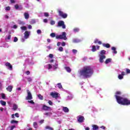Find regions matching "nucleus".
Returning <instances> with one entry per match:
<instances>
[{"label": "nucleus", "mask_w": 130, "mask_h": 130, "mask_svg": "<svg viewBox=\"0 0 130 130\" xmlns=\"http://www.w3.org/2000/svg\"><path fill=\"white\" fill-rule=\"evenodd\" d=\"M5 18H6V19H9V16L7 15H5Z\"/></svg>", "instance_id": "64"}, {"label": "nucleus", "mask_w": 130, "mask_h": 130, "mask_svg": "<svg viewBox=\"0 0 130 130\" xmlns=\"http://www.w3.org/2000/svg\"><path fill=\"white\" fill-rule=\"evenodd\" d=\"M5 10L6 11H10L11 10V7L10 6L6 7Z\"/></svg>", "instance_id": "40"}, {"label": "nucleus", "mask_w": 130, "mask_h": 130, "mask_svg": "<svg viewBox=\"0 0 130 130\" xmlns=\"http://www.w3.org/2000/svg\"><path fill=\"white\" fill-rule=\"evenodd\" d=\"M50 96H52L53 98H58V93L52 92L50 93Z\"/></svg>", "instance_id": "10"}, {"label": "nucleus", "mask_w": 130, "mask_h": 130, "mask_svg": "<svg viewBox=\"0 0 130 130\" xmlns=\"http://www.w3.org/2000/svg\"><path fill=\"white\" fill-rule=\"evenodd\" d=\"M15 8L16 10H19V11H21L23 9V8L22 7H19L18 4L15 5Z\"/></svg>", "instance_id": "15"}, {"label": "nucleus", "mask_w": 130, "mask_h": 130, "mask_svg": "<svg viewBox=\"0 0 130 130\" xmlns=\"http://www.w3.org/2000/svg\"><path fill=\"white\" fill-rule=\"evenodd\" d=\"M15 116H16V117L19 118L20 117V115H19V113H16L15 114H14Z\"/></svg>", "instance_id": "45"}, {"label": "nucleus", "mask_w": 130, "mask_h": 130, "mask_svg": "<svg viewBox=\"0 0 130 130\" xmlns=\"http://www.w3.org/2000/svg\"><path fill=\"white\" fill-rule=\"evenodd\" d=\"M24 18L26 20H28L29 19V14L27 12H25L24 14Z\"/></svg>", "instance_id": "19"}, {"label": "nucleus", "mask_w": 130, "mask_h": 130, "mask_svg": "<svg viewBox=\"0 0 130 130\" xmlns=\"http://www.w3.org/2000/svg\"><path fill=\"white\" fill-rule=\"evenodd\" d=\"M5 66L9 71H13V66L11 64V63L7 62L5 63Z\"/></svg>", "instance_id": "8"}, {"label": "nucleus", "mask_w": 130, "mask_h": 130, "mask_svg": "<svg viewBox=\"0 0 130 130\" xmlns=\"http://www.w3.org/2000/svg\"><path fill=\"white\" fill-rule=\"evenodd\" d=\"M115 98L118 104H121V105H126V106L130 105V100L126 98H123L118 95H115Z\"/></svg>", "instance_id": "2"}, {"label": "nucleus", "mask_w": 130, "mask_h": 130, "mask_svg": "<svg viewBox=\"0 0 130 130\" xmlns=\"http://www.w3.org/2000/svg\"><path fill=\"white\" fill-rule=\"evenodd\" d=\"M64 69L68 73H71V72H72V69H71L70 67H65Z\"/></svg>", "instance_id": "24"}, {"label": "nucleus", "mask_w": 130, "mask_h": 130, "mask_svg": "<svg viewBox=\"0 0 130 130\" xmlns=\"http://www.w3.org/2000/svg\"><path fill=\"white\" fill-rule=\"evenodd\" d=\"M38 97L40 100H43V96H42L41 94H38Z\"/></svg>", "instance_id": "30"}, {"label": "nucleus", "mask_w": 130, "mask_h": 130, "mask_svg": "<svg viewBox=\"0 0 130 130\" xmlns=\"http://www.w3.org/2000/svg\"><path fill=\"white\" fill-rule=\"evenodd\" d=\"M41 33V30L40 29H38L37 30V34H40Z\"/></svg>", "instance_id": "56"}, {"label": "nucleus", "mask_w": 130, "mask_h": 130, "mask_svg": "<svg viewBox=\"0 0 130 130\" xmlns=\"http://www.w3.org/2000/svg\"><path fill=\"white\" fill-rule=\"evenodd\" d=\"M61 43L60 42H58L57 43V46H60Z\"/></svg>", "instance_id": "59"}, {"label": "nucleus", "mask_w": 130, "mask_h": 130, "mask_svg": "<svg viewBox=\"0 0 130 130\" xmlns=\"http://www.w3.org/2000/svg\"><path fill=\"white\" fill-rule=\"evenodd\" d=\"M63 111H64V112L65 113H68L69 112V111H70V110L69 109V108H68V107H63Z\"/></svg>", "instance_id": "20"}, {"label": "nucleus", "mask_w": 130, "mask_h": 130, "mask_svg": "<svg viewBox=\"0 0 130 130\" xmlns=\"http://www.w3.org/2000/svg\"><path fill=\"white\" fill-rule=\"evenodd\" d=\"M96 46L93 45L92 47L91 51H92V52H95V51H96Z\"/></svg>", "instance_id": "27"}, {"label": "nucleus", "mask_w": 130, "mask_h": 130, "mask_svg": "<svg viewBox=\"0 0 130 130\" xmlns=\"http://www.w3.org/2000/svg\"><path fill=\"white\" fill-rule=\"evenodd\" d=\"M121 75L123 76L125 75V73L124 72H122Z\"/></svg>", "instance_id": "61"}, {"label": "nucleus", "mask_w": 130, "mask_h": 130, "mask_svg": "<svg viewBox=\"0 0 130 130\" xmlns=\"http://www.w3.org/2000/svg\"><path fill=\"white\" fill-rule=\"evenodd\" d=\"M13 28H14V29H17L18 28V26H17V25H16V24H14L13 25Z\"/></svg>", "instance_id": "57"}, {"label": "nucleus", "mask_w": 130, "mask_h": 130, "mask_svg": "<svg viewBox=\"0 0 130 130\" xmlns=\"http://www.w3.org/2000/svg\"><path fill=\"white\" fill-rule=\"evenodd\" d=\"M28 29H32V25H29L28 26Z\"/></svg>", "instance_id": "60"}, {"label": "nucleus", "mask_w": 130, "mask_h": 130, "mask_svg": "<svg viewBox=\"0 0 130 130\" xmlns=\"http://www.w3.org/2000/svg\"><path fill=\"white\" fill-rule=\"evenodd\" d=\"M79 42H81V40L78 39H74L73 40V43H79Z\"/></svg>", "instance_id": "17"}, {"label": "nucleus", "mask_w": 130, "mask_h": 130, "mask_svg": "<svg viewBox=\"0 0 130 130\" xmlns=\"http://www.w3.org/2000/svg\"><path fill=\"white\" fill-rule=\"evenodd\" d=\"M20 29H21V30L22 31H27V27L23 26H21L20 27Z\"/></svg>", "instance_id": "29"}, {"label": "nucleus", "mask_w": 130, "mask_h": 130, "mask_svg": "<svg viewBox=\"0 0 130 130\" xmlns=\"http://www.w3.org/2000/svg\"><path fill=\"white\" fill-rule=\"evenodd\" d=\"M30 32L28 30H26L24 32V39H28V38H29V37L30 36Z\"/></svg>", "instance_id": "9"}, {"label": "nucleus", "mask_w": 130, "mask_h": 130, "mask_svg": "<svg viewBox=\"0 0 130 130\" xmlns=\"http://www.w3.org/2000/svg\"><path fill=\"white\" fill-rule=\"evenodd\" d=\"M43 110H44L45 111H47L49 109H50V107H48L45 105H44L42 107Z\"/></svg>", "instance_id": "12"}, {"label": "nucleus", "mask_w": 130, "mask_h": 130, "mask_svg": "<svg viewBox=\"0 0 130 130\" xmlns=\"http://www.w3.org/2000/svg\"><path fill=\"white\" fill-rule=\"evenodd\" d=\"M43 122H44V120H41L39 121V123H40V124H42Z\"/></svg>", "instance_id": "53"}, {"label": "nucleus", "mask_w": 130, "mask_h": 130, "mask_svg": "<svg viewBox=\"0 0 130 130\" xmlns=\"http://www.w3.org/2000/svg\"><path fill=\"white\" fill-rule=\"evenodd\" d=\"M25 74H26V75H27V76L29 75H30V71H27L25 72Z\"/></svg>", "instance_id": "55"}, {"label": "nucleus", "mask_w": 130, "mask_h": 130, "mask_svg": "<svg viewBox=\"0 0 130 130\" xmlns=\"http://www.w3.org/2000/svg\"><path fill=\"white\" fill-rule=\"evenodd\" d=\"M27 80L28 82H32V78L31 77L27 78Z\"/></svg>", "instance_id": "41"}, {"label": "nucleus", "mask_w": 130, "mask_h": 130, "mask_svg": "<svg viewBox=\"0 0 130 130\" xmlns=\"http://www.w3.org/2000/svg\"><path fill=\"white\" fill-rule=\"evenodd\" d=\"M43 22L44 23H47V22H48V20H47V19H44L43 20Z\"/></svg>", "instance_id": "54"}, {"label": "nucleus", "mask_w": 130, "mask_h": 130, "mask_svg": "<svg viewBox=\"0 0 130 130\" xmlns=\"http://www.w3.org/2000/svg\"><path fill=\"white\" fill-rule=\"evenodd\" d=\"M72 51H73V53H77V52H78V51L76 49H73L72 50Z\"/></svg>", "instance_id": "52"}, {"label": "nucleus", "mask_w": 130, "mask_h": 130, "mask_svg": "<svg viewBox=\"0 0 130 130\" xmlns=\"http://www.w3.org/2000/svg\"><path fill=\"white\" fill-rule=\"evenodd\" d=\"M48 70H50L51 69H52V66H51V64H48Z\"/></svg>", "instance_id": "47"}, {"label": "nucleus", "mask_w": 130, "mask_h": 130, "mask_svg": "<svg viewBox=\"0 0 130 130\" xmlns=\"http://www.w3.org/2000/svg\"><path fill=\"white\" fill-rule=\"evenodd\" d=\"M93 73L94 71L91 67L85 66L82 70L80 71L79 74L80 76H82L84 78H90L93 75Z\"/></svg>", "instance_id": "1"}, {"label": "nucleus", "mask_w": 130, "mask_h": 130, "mask_svg": "<svg viewBox=\"0 0 130 130\" xmlns=\"http://www.w3.org/2000/svg\"><path fill=\"white\" fill-rule=\"evenodd\" d=\"M54 70H56V69H57V67H58V65L57 64H55V65H54Z\"/></svg>", "instance_id": "51"}, {"label": "nucleus", "mask_w": 130, "mask_h": 130, "mask_svg": "<svg viewBox=\"0 0 130 130\" xmlns=\"http://www.w3.org/2000/svg\"><path fill=\"white\" fill-rule=\"evenodd\" d=\"M101 128H102L103 129H106V127L104 126H101Z\"/></svg>", "instance_id": "62"}, {"label": "nucleus", "mask_w": 130, "mask_h": 130, "mask_svg": "<svg viewBox=\"0 0 130 130\" xmlns=\"http://www.w3.org/2000/svg\"><path fill=\"white\" fill-rule=\"evenodd\" d=\"M28 103H30V104H35V103L34 101H33V100L28 101Z\"/></svg>", "instance_id": "36"}, {"label": "nucleus", "mask_w": 130, "mask_h": 130, "mask_svg": "<svg viewBox=\"0 0 130 130\" xmlns=\"http://www.w3.org/2000/svg\"><path fill=\"white\" fill-rule=\"evenodd\" d=\"M111 58H108L106 60V61H105V63L107 64V63H109V62H111Z\"/></svg>", "instance_id": "25"}, {"label": "nucleus", "mask_w": 130, "mask_h": 130, "mask_svg": "<svg viewBox=\"0 0 130 130\" xmlns=\"http://www.w3.org/2000/svg\"><path fill=\"white\" fill-rule=\"evenodd\" d=\"M58 88L59 89H62V85H61V83H57Z\"/></svg>", "instance_id": "32"}, {"label": "nucleus", "mask_w": 130, "mask_h": 130, "mask_svg": "<svg viewBox=\"0 0 130 130\" xmlns=\"http://www.w3.org/2000/svg\"><path fill=\"white\" fill-rule=\"evenodd\" d=\"M51 37H56V39H63V40H67V34L65 31L62 33V35H57L55 36V33L52 32L50 35Z\"/></svg>", "instance_id": "3"}, {"label": "nucleus", "mask_w": 130, "mask_h": 130, "mask_svg": "<svg viewBox=\"0 0 130 130\" xmlns=\"http://www.w3.org/2000/svg\"><path fill=\"white\" fill-rule=\"evenodd\" d=\"M103 46L104 47H106V48H110V44L107 43V44H102Z\"/></svg>", "instance_id": "16"}, {"label": "nucleus", "mask_w": 130, "mask_h": 130, "mask_svg": "<svg viewBox=\"0 0 130 130\" xmlns=\"http://www.w3.org/2000/svg\"><path fill=\"white\" fill-rule=\"evenodd\" d=\"M16 128V126L15 125H12L10 127V130H13L14 128Z\"/></svg>", "instance_id": "46"}, {"label": "nucleus", "mask_w": 130, "mask_h": 130, "mask_svg": "<svg viewBox=\"0 0 130 130\" xmlns=\"http://www.w3.org/2000/svg\"><path fill=\"white\" fill-rule=\"evenodd\" d=\"M18 41V38L15 37L14 39V42H17Z\"/></svg>", "instance_id": "48"}, {"label": "nucleus", "mask_w": 130, "mask_h": 130, "mask_svg": "<svg viewBox=\"0 0 130 130\" xmlns=\"http://www.w3.org/2000/svg\"><path fill=\"white\" fill-rule=\"evenodd\" d=\"M55 24V21L54 20H51L50 22L51 25H54Z\"/></svg>", "instance_id": "43"}, {"label": "nucleus", "mask_w": 130, "mask_h": 130, "mask_svg": "<svg viewBox=\"0 0 130 130\" xmlns=\"http://www.w3.org/2000/svg\"><path fill=\"white\" fill-rule=\"evenodd\" d=\"M99 129V126L97 125H92V130H97Z\"/></svg>", "instance_id": "18"}, {"label": "nucleus", "mask_w": 130, "mask_h": 130, "mask_svg": "<svg viewBox=\"0 0 130 130\" xmlns=\"http://www.w3.org/2000/svg\"><path fill=\"white\" fill-rule=\"evenodd\" d=\"M94 43H98V44L101 45L102 44V42L99 41L98 39H95L94 41Z\"/></svg>", "instance_id": "22"}, {"label": "nucleus", "mask_w": 130, "mask_h": 130, "mask_svg": "<svg viewBox=\"0 0 130 130\" xmlns=\"http://www.w3.org/2000/svg\"><path fill=\"white\" fill-rule=\"evenodd\" d=\"M0 103L1 104H2V105H3V106H6V105H7V103H6V102L4 101H0Z\"/></svg>", "instance_id": "28"}, {"label": "nucleus", "mask_w": 130, "mask_h": 130, "mask_svg": "<svg viewBox=\"0 0 130 130\" xmlns=\"http://www.w3.org/2000/svg\"><path fill=\"white\" fill-rule=\"evenodd\" d=\"M44 16L45 17H49V14H48L47 12H45Z\"/></svg>", "instance_id": "42"}, {"label": "nucleus", "mask_w": 130, "mask_h": 130, "mask_svg": "<svg viewBox=\"0 0 130 130\" xmlns=\"http://www.w3.org/2000/svg\"><path fill=\"white\" fill-rule=\"evenodd\" d=\"M45 128H46V129L53 130V128H52L49 126H46Z\"/></svg>", "instance_id": "31"}, {"label": "nucleus", "mask_w": 130, "mask_h": 130, "mask_svg": "<svg viewBox=\"0 0 130 130\" xmlns=\"http://www.w3.org/2000/svg\"><path fill=\"white\" fill-rule=\"evenodd\" d=\"M1 95L3 99H6V94L5 93H2Z\"/></svg>", "instance_id": "39"}, {"label": "nucleus", "mask_w": 130, "mask_h": 130, "mask_svg": "<svg viewBox=\"0 0 130 130\" xmlns=\"http://www.w3.org/2000/svg\"><path fill=\"white\" fill-rule=\"evenodd\" d=\"M118 78L119 80H122V79H123V76L121 74L119 75Z\"/></svg>", "instance_id": "34"}, {"label": "nucleus", "mask_w": 130, "mask_h": 130, "mask_svg": "<svg viewBox=\"0 0 130 130\" xmlns=\"http://www.w3.org/2000/svg\"><path fill=\"white\" fill-rule=\"evenodd\" d=\"M48 103L49 105H51V106H52V105L53 104V103H52V102H51V101H49Z\"/></svg>", "instance_id": "50"}, {"label": "nucleus", "mask_w": 130, "mask_h": 130, "mask_svg": "<svg viewBox=\"0 0 130 130\" xmlns=\"http://www.w3.org/2000/svg\"><path fill=\"white\" fill-rule=\"evenodd\" d=\"M33 125L35 128H37L38 127V123H37V122H34Z\"/></svg>", "instance_id": "26"}, {"label": "nucleus", "mask_w": 130, "mask_h": 130, "mask_svg": "<svg viewBox=\"0 0 130 130\" xmlns=\"http://www.w3.org/2000/svg\"><path fill=\"white\" fill-rule=\"evenodd\" d=\"M58 50L59 51H60V52L63 51V48H62V47H60L58 48Z\"/></svg>", "instance_id": "38"}, {"label": "nucleus", "mask_w": 130, "mask_h": 130, "mask_svg": "<svg viewBox=\"0 0 130 130\" xmlns=\"http://www.w3.org/2000/svg\"><path fill=\"white\" fill-rule=\"evenodd\" d=\"M13 110H14V111H16V110H17V109H18V105H16V104H14L13 105V108H12Z\"/></svg>", "instance_id": "23"}, {"label": "nucleus", "mask_w": 130, "mask_h": 130, "mask_svg": "<svg viewBox=\"0 0 130 130\" xmlns=\"http://www.w3.org/2000/svg\"><path fill=\"white\" fill-rule=\"evenodd\" d=\"M120 94H121V92L120 91H117L116 93H115V96H117V95H120Z\"/></svg>", "instance_id": "37"}, {"label": "nucleus", "mask_w": 130, "mask_h": 130, "mask_svg": "<svg viewBox=\"0 0 130 130\" xmlns=\"http://www.w3.org/2000/svg\"><path fill=\"white\" fill-rule=\"evenodd\" d=\"M6 90L9 92H12V90H13V86H8V87L6 88Z\"/></svg>", "instance_id": "14"}, {"label": "nucleus", "mask_w": 130, "mask_h": 130, "mask_svg": "<svg viewBox=\"0 0 130 130\" xmlns=\"http://www.w3.org/2000/svg\"><path fill=\"white\" fill-rule=\"evenodd\" d=\"M61 26L62 29H66V25L64 24V22L62 20H60L58 22V27Z\"/></svg>", "instance_id": "6"}, {"label": "nucleus", "mask_w": 130, "mask_h": 130, "mask_svg": "<svg viewBox=\"0 0 130 130\" xmlns=\"http://www.w3.org/2000/svg\"><path fill=\"white\" fill-rule=\"evenodd\" d=\"M84 120H85V118L84 117V116L79 115L77 117V121H78V122H84Z\"/></svg>", "instance_id": "7"}, {"label": "nucleus", "mask_w": 130, "mask_h": 130, "mask_svg": "<svg viewBox=\"0 0 130 130\" xmlns=\"http://www.w3.org/2000/svg\"><path fill=\"white\" fill-rule=\"evenodd\" d=\"M106 54V51H105V50H103L101 51L99 56H105Z\"/></svg>", "instance_id": "13"}, {"label": "nucleus", "mask_w": 130, "mask_h": 130, "mask_svg": "<svg viewBox=\"0 0 130 130\" xmlns=\"http://www.w3.org/2000/svg\"><path fill=\"white\" fill-rule=\"evenodd\" d=\"M49 57L50 58H53V54H50L49 55Z\"/></svg>", "instance_id": "49"}, {"label": "nucleus", "mask_w": 130, "mask_h": 130, "mask_svg": "<svg viewBox=\"0 0 130 130\" xmlns=\"http://www.w3.org/2000/svg\"><path fill=\"white\" fill-rule=\"evenodd\" d=\"M112 50H113V53H114L115 54H116L117 53V51H116V48L115 47H113L111 48Z\"/></svg>", "instance_id": "21"}, {"label": "nucleus", "mask_w": 130, "mask_h": 130, "mask_svg": "<svg viewBox=\"0 0 130 130\" xmlns=\"http://www.w3.org/2000/svg\"><path fill=\"white\" fill-rule=\"evenodd\" d=\"M58 13L59 14V16L62 18V19H67L68 18V14L63 13V12L58 10Z\"/></svg>", "instance_id": "4"}, {"label": "nucleus", "mask_w": 130, "mask_h": 130, "mask_svg": "<svg viewBox=\"0 0 130 130\" xmlns=\"http://www.w3.org/2000/svg\"><path fill=\"white\" fill-rule=\"evenodd\" d=\"M26 92L27 95L25 98L26 100H32V99H33V96H32V93H31V92L29 90H27Z\"/></svg>", "instance_id": "5"}, {"label": "nucleus", "mask_w": 130, "mask_h": 130, "mask_svg": "<svg viewBox=\"0 0 130 130\" xmlns=\"http://www.w3.org/2000/svg\"><path fill=\"white\" fill-rule=\"evenodd\" d=\"M126 74H130V70L129 69H126Z\"/></svg>", "instance_id": "44"}, {"label": "nucleus", "mask_w": 130, "mask_h": 130, "mask_svg": "<svg viewBox=\"0 0 130 130\" xmlns=\"http://www.w3.org/2000/svg\"><path fill=\"white\" fill-rule=\"evenodd\" d=\"M7 39H8V40H10V39H11V35L8 36V37H7Z\"/></svg>", "instance_id": "63"}, {"label": "nucleus", "mask_w": 130, "mask_h": 130, "mask_svg": "<svg viewBox=\"0 0 130 130\" xmlns=\"http://www.w3.org/2000/svg\"><path fill=\"white\" fill-rule=\"evenodd\" d=\"M73 30L75 32H79V31H80V29H79V28H74Z\"/></svg>", "instance_id": "35"}, {"label": "nucleus", "mask_w": 130, "mask_h": 130, "mask_svg": "<svg viewBox=\"0 0 130 130\" xmlns=\"http://www.w3.org/2000/svg\"><path fill=\"white\" fill-rule=\"evenodd\" d=\"M19 121L15 120H12L11 121V123H18Z\"/></svg>", "instance_id": "33"}, {"label": "nucleus", "mask_w": 130, "mask_h": 130, "mask_svg": "<svg viewBox=\"0 0 130 130\" xmlns=\"http://www.w3.org/2000/svg\"><path fill=\"white\" fill-rule=\"evenodd\" d=\"M100 59H99V61L101 63L104 62V60L105 58H106V56H99Z\"/></svg>", "instance_id": "11"}, {"label": "nucleus", "mask_w": 130, "mask_h": 130, "mask_svg": "<svg viewBox=\"0 0 130 130\" xmlns=\"http://www.w3.org/2000/svg\"><path fill=\"white\" fill-rule=\"evenodd\" d=\"M61 46H66V43L64 42H63L62 43H61Z\"/></svg>", "instance_id": "58"}]
</instances>
